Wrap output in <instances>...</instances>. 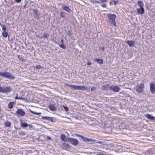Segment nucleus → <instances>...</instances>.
<instances>
[{
  "label": "nucleus",
  "instance_id": "1",
  "mask_svg": "<svg viewBox=\"0 0 155 155\" xmlns=\"http://www.w3.org/2000/svg\"><path fill=\"white\" fill-rule=\"evenodd\" d=\"M0 77L11 80H13L15 78L14 76L10 73L7 71L0 72Z\"/></svg>",
  "mask_w": 155,
  "mask_h": 155
},
{
  "label": "nucleus",
  "instance_id": "2",
  "mask_svg": "<svg viewBox=\"0 0 155 155\" xmlns=\"http://www.w3.org/2000/svg\"><path fill=\"white\" fill-rule=\"evenodd\" d=\"M66 85L71 87V89L73 90L84 91L86 90L87 89V87L84 86H77L69 84H66Z\"/></svg>",
  "mask_w": 155,
  "mask_h": 155
},
{
  "label": "nucleus",
  "instance_id": "3",
  "mask_svg": "<svg viewBox=\"0 0 155 155\" xmlns=\"http://www.w3.org/2000/svg\"><path fill=\"white\" fill-rule=\"evenodd\" d=\"M107 17L108 18L110 23L113 25L116 26V23L115 21V19L116 16L115 15L112 14H108Z\"/></svg>",
  "mask_w": 155,
  "mask_h": 155
},
{
  "label": "nucleus",
  "instance_id": "4",
  "mask_svg": "<svg viewBox=\"0 0 155 155\" xmlns=\"http://www.w3.org/2000/svg\"><path fill=\"white\" fill-rule=\"evenodd\" d=\"M75 135L82 139L85 142H88L91 143H93L96 141L95 139L86 137L78 134H76Z\"/></svg>",
  "mask_w": 155,
  "mask_h": 155
},
{
  "label": "nucleus",
  "instance_id": "5",
  "mask_svg": "<svg viewBox=\"0 0 155 155\" xmlns=\"http://www.w3.org/2000/svg\"><path fill=\"white\" fill-rule=\"evenodd\" d=\"M11 88L9 87H2L0 86V92L3 93L10 92Z\"/></svg>",
  "mask_w": 155,
  "mask_h": 155
},
{
  "label": "nucleus",
  "instance_id": "6",
  "mask_svg": "<svg viewBox=\"0 0 155 155\" xmlns=\"http://www.w3.org/2000/svg\"><path fill=\"white\" fill-rule=\"evenodd\" d=\"M67 140L71 143L74 146H77L78 143V140L75 138H69Z\"/></svg>",
  "mask_w": 155,
  "mask_h": 155
},
{
  "label": "nucleus",
  "instance_id": "7",
  "mask_svg": "<svg viewBox=\"0 0 155 155\" xmlns=\"http://www.w3.org/2000/svg\"><path fill=\"white\" fill-rule=\"evenodd\" d=\"M109 89L110 90L116 92H119L120 89V88L118 86L113 85L110 86Z\"/></svg>",
  "mask_w": 155,
  "mask_h": 155
},
{
  "label": "nucleus",
  "instance_id": "8",
  "mask_svg": "<svg viewBox=\"0 0 155 155\" xmlns=\"http://www.w3.org/2000/svg\"><path fill=\"white\" fill-rule=\"evenodd\" d=\"M16 114L21 117L24 116L25 114V112L21 109H18L16 112Z\"/></svg>",
  "mask_w": 155,
  "mask_h": 155
},
{
  "label": "nucleus",
  "instance_id": "9",
  "mask_svg": "<svg viewBox=\"0 0 155 155\" xmlns=\"http://www.w3.org/2000/svg\"><path fill=\"white\" fill-rule=\"evenodd\" d=\"M143 84H138L136 87V90L138 92L140 93L142 92L143 88Z\"/></svg>",
  "mask_w": 155,
  "mask_h": 155
},
{
  "label": "nucleus",
  "instance_id": "10",
  "mask_svg": "<svg viewBox=\"0 0 155 155\" xmlns=\"http://www.w3.org/2000/svg\"><path fill=\"white\" fill-rule=\"evenodd\" d=\"M150 91L153 94L155 93V84L153 82H151L150 84Z\"/></svg>",
  "mask_w": 155,
  "mask_h": 155
},
{
  "label": "nucleus",
  "instance_id": "11",
  "mask_svg": "<svg viewBox=\"0 0 155 155\" xmlns=\"http://www.w3.org/2000/svg\"><path fill=\"white\" fill-rule=\"evenodd\" d=\"M53 117H51L48 116H44L42 117L41 119L42 120H45L49 122H54V121L53 120Z\"/></svg>",
  "mask_w": 155,
  "mask_h": 155
},
{
  "label": "nucleus",
  "instance_id": "12",
  "mask_svg": "<svg viewBox=\"0 0 155 155\" xmlns=\"http://www.w3.org/2000/svg\"><path fill=\"white\" fill-rule=\"evenodd\" d=\"M135 41H125V43L128 45L130 47L134 46Z\"/></svg>",
  "mask_w": 155,
  "mask_h": 155
},
{
  "label": "nucleus",
  "instance_id": "13",
  "mask_svg": "<svg viewBox=\"0 0 155 155\" xmlns=\"http://www.w3.org/2000/svg\"><path fill=\"white\" fill-rule=\"evenodd\" d=\"M145 116L147 118L150 120H155V117H153L151 114H146L145 115Z\"/></svg>",
  "mask_w": 155,
  "mask_h": 155
},
{
  "label": "nucleus",
  "instance_id": "14",
  "mask_svg": "<svg viewBox=\"0 0 155 155\" xmlns=\"http://www.w3.org/2000/svg\"><path fill=\"white\" fill-rule=\"evenodd\" d=\"M61 147L64 149L67 150L69 148V145L68 144L65 143H62L61 145Z\"/></svg>",
  "mask_w": 155,
  "mask_h": 155
},
{
  "label": "nucleus",
  "instance_id": "15",
  "mask_svg": "<svg viewBox=\"0 0 155 155\" xmlns=\"http://www.w3.org/2000/svg\"><path fill=\"white\" fill-rule=\"evenodd\" d=\"M137 11L139 14H143L144 12V9L143 8H140L137 9Z\"/></svg>",
  "mask_w": 155,
  "mask_h": 155
},
{
  "label": "nucleus",
  "instance_id": "16",
  "mask_svg": "<svg viewBox=\"0 0 155 155\" xmlns=\"http://www.w3.org/2000/svg\"><path fill=\"white\" fill-rule=\"evenodd\" d=\"M48 108L51 111H55L56 110V108L55 107L54 105L52 104L49 105L48 106Z\"/></svg>",
  "mask_w": 155,
  "mask_h": 155
},
{
  "label": "nucleus",
  "instance_id": "17",
  "mask_svg": "<svg viewBox=\"0 0 155 155\" xmlns=\"http://www.w3.org/2000/svg\"><path fill=\"white\" fill-rule=\"evenodd\" d=\"M62 8L63 9L65 10V11H67V12H70L71 11V9L70 8L66 5H64L62 7Z\"/></svg>",
  "mask_w": 155,
  "mask_h": 155
},
{
  "label": "nucleus",
  "instance_id": "18",
  "mask_svg": "<svg viewBox=\"0 0 155 155\" xmlns=\"http://www.w3.org/2000/svg\"><path fill=\"white\" fill-rule=\"evenodd\" d=\"M137 5L140 8H143L144 4L141 1H138L137 2Z\"/></svg>",
  "mask_w": 155,
  "mask_h": 155
},
{
  "label": "nucleus",
  "instance_id": "19",
  "mask_svg": "<svg viewBox=\"0 0 155 155\" xmlns=\"http://www.w3.org/2000/svg\"><path fill=\"white\" fill-rule=\"evenodd\" d=\"M109 87V84H107L105 85H103L102 86V88L104 90H106Z\"/></svg>",
  "mask_w": 155,
  "mask_h": 155
},
{
  "label": "nucleus",
  "instance_id": "20",
  "mask_svg": "<svg viewBox=\"0 0 155 155\" xmlns=\"http://www.w3.org/2000/svg\"><path fill=\"white\" fill-rule=\"evenodd\" d=\"M96 61L100 64H102L103 63V60L102 59L96 58L95 59Z\"/></svg>",
  "mask_w": 155,
  "mask_h": 155
},
{
  "label": "nucleus",
  "instance_id": "21",
  "mask_svg": "<svg viewBox=\"0 0 155 155\" xmlns=\"http://www.w3.org/2000/svg\"><path fill=\"white\" fill-rule=\"evenodd\" d=\"M14 104V102H10L8 104V108L10 109H12L13 107Z\"/></svg>",
  "mask_w": 155,
  "mask_h": 155
},
{
  "label": "nucleus",
  "instance_id": "22",
  "mask_svg": "<svg viewBox=\"0 0 155 155\" xmlns=\"http://www.w3.org/2000/svg\"><path fill=\"white\" fill-rule=\"evenodd\" d=\"M4 124L5 127H9L11 126V123L9 121H6L4 122Z\"/></svg>",
  "mask_w": 155,
  "mask_h": 155
},
{
  "label": "nucleus",
  "instance_id": "23",
  "mask_svg": "<svg viewBox=\"0 0 155 155\" xmlns=\"http://www.w3.org/2000/svg\"><path fill=\"white\" fill-rule=\"evenodd\" d=\"M66 138V136L64 134H62L61 135V139L62 141H65V139Z\"/></svg>",
  "mask_w": 155,
  "mask_h": 155
},
{
  "label": "nucleus",
  "instance_id": "24",
  "mask_svg": "<svg viewBox=\"0 0 155 155\" xmlns=\"http://www.w3.org/2000/svg\"><path fill=\"white\" fill-rule=\"evenodd\" d=\"M2 35L5 38L8 35V32L6 31H3L2 33Z\"/></svg>",
  "mask_w": 155,
  "mask_h": 155
},
{
  "label": "nucleus",
  "instance_id": "25",
  "mask_svg": "<svg viewBox=\"0 0 155 155\" xmlns=\"http://www.w3.org/2000/svg\"><path fill=\"white\" fill-rule=\"evenodd\" d=\"M21 126L23 127H26L28 126V125L26 123H22L21 124Z\"/></svg>",
  "mask_w": 155,
  "mask_h": 155
},
{
  "label": "nucleus",
  "instance_id": "26",
  "mask_svg": "<svg viewBox=\"0 0 155 155\" xmlns=\"http://www.w3.org/2000/svg\"><path fill=\"white\" fill-rule=\"evenodd\" d=\"M30 111L31 112V113H32V114H36V115H39L41 114V112H39V113L36 112L35 111H33L32 110H30Z\"/></svg>",
  "mask_w": 155,
  "mask_h": 155
},
{
  "label": "nucleus",
  "instance_id": "27",
  "mask_svg": "<svg viewBox=\"0 0 155 155\" xmlns=\"http://www.w3.org/2000/svg\"><path fill=\"white\" fill-rule=\"evenodd\" d=\"M62 107L64 108V109L66 112H68V111L69 108L67 106L63 105Z\"/></svg>",
  "mask_w": 155,
  "mask_h": 155
},
{
  "label": "nucleus",
  "instance_id": "28",
  "mask_svg": "<svg viewBox=\"0 0 155 155\" xmlns=\"http://www.w3.org/2000/svg\"><path fill=\"white\" fill-rule=\"evenodd\" d=\"M60 48H63L64 49H65L66 48V47L64 44H61L59 45Z\"/></svg>",
  "mask_w": 155,
  "mask_h": 155
},
{
  "label": "nucleus",
  "instance_id": "29",
  "mask_svg": "<svg viewBox=\"0 0 155 155\" xmlns=\"http://www.w3.org/2000/svg\"><path fill=\"white\" fill-rule=\"evenodd\" d=\"M43 34H44V35L43 36V38H47L49 37V35H48L47 34H45V33H44Z\"/></svg>",
  "mask_w": 155,
  "mask_h": 155
},
{
  "label": "nucleus",
  "instance_id": "30",
  "mask_svg": "<svg viewBox=\"0 0 155 155\" xmlns=\"http://www.w3.org/2000/svg\"><path fill=\"white\" fill-rule=\"evenodd\" d=\"M60 15L61 16L62 18H64L65 17V15L64 13L62 12H60Z\"/></svg>",
  "mask_w": 155,
  "mask_h": 155
},
{
  "label": "nucleus",
  "instance_id": "31",
  "mask_svg": "<svg viewBox=\"0 0 155 155\" xmlns=\"http://www.w3.org/2000/svg\"><path fill=\"white\" fill-rule=\"evenodd\" d=\"M2 29L3 30V31H6V26L5 25H3L2 26Z\"/></svg>",
  "mask_w": 155,
  "mask_h": 155
},
{
  "label": "nucleus",
  "instance_id": "32",
  "mask_svg": "<svg viewBox=\"0 0 155 155\" xmlns=\"http://www.w3.org/2000/svg\"><path fill=\"white\" fill-rule=\"evenodd\" d=\"M35 68L37 69H40L42 68V67L40 65H37L36 66Z\"/></svg>",
  "mask_w": 155,
  "mask_h": 155
},
{
  "label": "nucleus",
  "instance_id": "33",
  "mask_svg": "<svg viewBox=\"0 0 155 155\" xmlns=\"http://www.w3.org/2000/svg\"><path fill=\"white\" fill-rule=\"evenodd\" d=\"M35 14V16H36V17L38 16V12L37 10H35L34 11Z\"/></svg>",
  "mask_w": 155,
  "mask_h": 155
},
{
  "label": "nucleus",
  "instance_id": "34",
  "mask_svg": "<svg viewBox=\"0 0 155 155\" xmlns=\"http://www.w3.org/2000/svg\"><path fill=\"white\" fill-rule=\"evenodd\" d=\"M91 2L92 3L95 2V3H100L98 1H95V0H91Z\"/></svg>",
  "mask_w": 155,
  "mask_h": 155
},
{
  "label": "nucleus",
  "instance_id": "35",
  "mask_svg": "<svg viewBox=\"0 0 155 155\" xmlns=\"http://www.w3.org/2000/svg\"><path fill=\"white\" fill-rule=\"evenodd\" d=\"M101 6L103 8H106V5L105 4H103L101 5Z\"/></svg>",
  "mask_w": 155,
  "mask_h": 155
},
{
  "label": "nucleus",
  "instance_id": "36",
  "mask_svg": "<svg viewBox=\"0 0 155 155\" xmlns=\"http://www.w3.org/2000/svg\"><path fill=\"white\" fill-rule=\"evenodd\" d=\"M95 87H92L91 88V91H94L95 90Z\"/></svg>",
  "mask_w": 155,
  "mask_h": 155
},
{
  "label": "nucleus",
  "instance_id": "37",
  "mask_svg": "<svg viewBox=\"0 0 155 155\" xmlns=\"http://www.w3.org/2000/svg\"><path fill=\"white\" fill-rule=\"evenodd\" d=\"M96 142L97 143H100V144H102V143H103V142H102L101 141H97Z\"/></svg>",
  "mask_w": 155,
  "mask_h": 155
},
{
  "label": "nucleus",
  "instance_id": "38",
  "mask_svg": "<svg viewBox=\"0 0 155 155\" xmlns=\"http://www.w3.org/2000/svg\"><path fill=\"white\" fill-rule=\"evenodd\" d=\"M96 155H107L106 154H105L102 153H98Z\"/></svg>",
  "mask_w": 155,
  "mask_h": 155
},
{
  "label": "nucleus",
  "instance_id": "39",
  "mask_svg": "<svg viewBox=\"0 0 155 155\" xmlns=\"http://www.w3.org/2000/svg\"><path fill=\"white\" fill-rule=\"evenodd\" d=\"M68 35L69 36H70L71 35V34L70 31H68Z\"/></svg>",
  "mask_w": 155,
  "mask_h": 155
},
{
  "label": "nucleus",
  "instance_id": "40",
  "mask_svg": "<svg viewBox=\"0 0 155 155\" xmlns=\"http://www.w3.org/2000/svg\"><path fill=\"white\" fill-rule=\"evenodd\" d=\"M21 100H23L25 101H27V98L22 97Z\"/></svg>",
  "mask_w": 155,
  "mask_h": 155
},
{
  "label": "nucleus",
  "instance_id": "41",
  "mask_svg": "<svg viewBox=\"0 0 155 155\" xmlns=\"http://www.w3.org/2000/svg\"><path fill=\"white\" fill-rule=\"evenodd\" d=\"M100 49H101L103 51H104L105 49V47L104 46H102L101 48L100 47Z\"/></svg>",
  "mask_w": 155,
  "mask_h": 155
},
{
  "label": "nucleus",
  "instance_id": "42",
  "mask_svg": "<svg viewBox=\"0 0 155 155\" xmlns=\"http://www.w3.org/2000/svg\"><path fill=\"white\" fill-rule=\"evenodd\" d=\"M19 134L21 135H24L25 134V133L24 132H21Z\"/></svg>",
  "mask_w": 155,
  "mask_h": 155
},
{
  "label": "nucleus",
  "instance_id": "43",
  "mask_svg": "<svg viewBox=\"0 0 155 155\" xmlns=\"http://www.w3.org/2000/svg\"><path fill=\"white\" fill-rule=\"evenodd\" d=\"M107 0H101V1L102 3H104L106 2L107 1Z\"/></svg>",
  "mask_w": 155,
  "mask_h": 155
},
{
  "label": "nucleus",
  "instance_id": "44",
  "mask_svg": "<svg viewBox=\"0 0 155 155\" xmlns=\"http://www.w3.org/2000/svg\"><path fill=\"white\" fill-rule=\"evenodd\" d=\"M15 2L17 3H19L21 2V0H15Z\"/></svg>",
  "mask_w": 155,
  "mask_h": 155
},
{
  "label": "nucleus",
  "instance_id": "45",
  "mask_svg": "<svg viewBox=\"0 0 155 155\" xmlns=\"http://www.w3.org/2000/svg\"><path fill=\"white\" fill-rule=\"evenodd\" d=\"M87 64L88 65H91V62H88Z\"/></svg>",
  "mask_w": 155,
  "mask_h": 155
},
{
  "label": "nucleus",
  "instance_id": "46",
  "mask_svg": "<svg viewBox=\"0 0 155 155\" xmlns=\"http://www.w3.org/2000/svg\"><path fill=\"white\" fill-rule=\"evenodd\" d=\"M47 139L48 140H51V138L49 136H47Z\"/></svg>",
  "mask_w": 155,
  "mask_h": 155
},
{
  "label": "nucleus",
  "instance_id": "47",
  "mask_svg": "<svg viewBox=\"0 0 155 155\" xmlns=\"http://www.w3.org/2000/svg\"><path fill=\"white\" fill-rule=\"evenodd\" d=\"M18 94H17V96L16 97H15V99H18V97L17 96V95H18Z\"/></svg>",
  "mask_w": 155,
  "mask_h": 155
},
{
  "label": "nucleus",
  "instance_id": "48",
  "mask_svg": "<svg viewBox=\"0 0 155 155\" xmlns=\"http://www.w3.org/2000/svg\"><path fill=\"white\" fill-rule=\"evenodd\" d=\"M28 126L30 128H31L32 127V125L30 124H29Z\"/></svg>",
  "mask_w": 155,
  "mask_h": 155
},
{
  "label": "nucleus",
  "instance_id": "49",
  "mask_svg": "<svg viewBox=\"0 0 155 155\" xmlns=\"http://www.w3.org/2000/svg\"><path fill=\"white\" fill-rule=\"evenodd\" d=\"M61 42L62 44H64V40L63 39H61Z\"/></svg>",
  "mask_w": 155,
  "mask_h": 155
},
{
  "label": "nucleus",
  "instance_id": "50",
  "mask_svg": "<svg viewBox=\"0 0 155 155\" xmlns=\"http://www.w3.org/2000/svg\"><path fill=\"white\" fill-rule=\"evenodd\" d=\"M22 97H18V100H22Z\"/></svg>",
  "mask_w": 155,
  "mask_h": 155
},
{
  "label": "nucleus",
  "instance_id": "51",
  "mask_svg": "<svg viewBox=\"0 0 155 155\" xmlns=\"http://www.w3.org/2000/svg\"><path fill=\"white\" fill-rule=\"evenodd\" d=\"M117 1L114 2V5H116L117 4Z\"/></svg>",
  "mask_w": 155,
  "mask_h": 155
}]
</instances>
